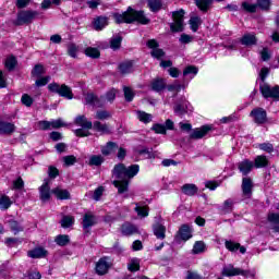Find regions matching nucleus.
<instances>
[{"mask_svg": "<svg viewBox=\"0 0 279 279\" xmlns=\"http://www.w3.org/2000/svg\"><path fill=\"white\" fill-rule=\"evenodd\" d=\"M138 173V165H132L129 168L123 163H118L112 170V175L117 180L113 181V186L119 193H125L130 184V180Z\"/></svg>", "mask_w": 279, "mask_h": 279, "instance_id": "nucleus-1", "label": "nucleus"}, {"mask_svg": "<svg viewBox=\"0 0 279 279\" xmlns=\"http://www.w3.org/2000/svg\"><path fill=\"white\" fill-rule=\"evenodd\" d=\"M113 19L116 23H140L141 25H148L149 19L145 16L144 11H136L132 9V7H129L128 10L122 13H116L113 14Z\"/></svg>", "mask_w": 279, "mask_h": 279, "instance_id": "nucleus-2", "label": "nucleus"}, {"mask_svg": "<svg viewBox=\"0 0 279 279\" xmlns=\"http://www.w3.org/2000/svg\"><path fill=\"white\" fill-rule=\"evenodd\" d=\"M117 99V89L112 88L105 94V96L97 97L93 93L85 95V104L94 108H104L106 104H112Z\"/></svg>", "mask_w": 279, "mask_h": 279, "instance_id": "nucleus-3", "label": "nucleus"}, {"mask_svg": "<svg viewBox=\"0 0 279 279\" xmlns=\"http://www.w3.org/2000/svg\"><path fill=\"white\" fill-rule=\"evenodd\" d=\"M75 125H78L83 129H77L74 131L76 136L84 137V136H90V132L88 130H93V122L88 121L86 116H78L74 120Z\"/></svg>", "mask_w": 279, "mask_h": 279, "instance_id": "nucleus-4", "label": "nucleus"}, {"mask_svg": "<svg viewBox=\"0 0 279 279\" xmlns=\"http://www.w3.org/2000/svg\"><path fill=\"white\" fill-rule=\"evenodd\" d=\"M48 90L59 95V97H64V99H73V90L66 84L50 83Z\"/></svg>", "mask_w": 279, "mask_h": 279, "instance_id": "nucleus-5", "label": "nucleus"}, {"mask_svg": "<svg viewBox=\"0 0 279 279\" xmlns=\"http://www.w3.org/2000/svg\"><path fill=\"white\" fill-rule=\"evenodd\" d=\"M222 276L227 278H231L232 276H243L244 278H254V274L250 272V270H243L241 268L234 267L232 264H229L222 268Z\"/></svg>", "mask_w": 279, "mask_h": 279, "instance_id": "nucleus-6", "label": "nucleus"}, {"mask_svg": "<svg viewBox=\"0 0 279 279\" xmlns=\"http://www.w3.org/2000/svg\"><path fill=\"white\" fill-rule=\"evenodd\" d=\"M173 22L170 23V31L173 33L184 32V10L172 13Z\"/></svg>", "mask_w": 279, "mask_h": 279, "instance_id": "nucleus-7", "label": "nucleus"}, {"mask_svg": "<svg viewBox=\"0 0 279 279\" xmlns=\"http://www.w3.org/2000/svg\"><path fill=\"white\" fill-rule=\"evenodd\" d=\"M259 90L265 99H279V86L271 87L267 83L259 85Z\"/></svg>", "mask_w": 279, "mask_h": 279, "instance_id": "nucleus-8", "label": "nucleus"}, {"mask_svg": "<svg viewBox=\"0 0 279 279\" xmlns=\"http://www.w3.org/2000/svg\"><path fill=\"white\" fill-rule=\"evenodd\" d=\"M38 17L37 11H21L17 14V25H29V23H33Z\"/></svg>", "mask_w": 279, "mask_h": 279, "instance_id": "nucleus-9", "label": "nucleus"}, {"mask_svg": "<svg viewBox=\"0 0 279 279\" xmlns=\"http://www.w3.org/2000/svg\"><path fill=\"white\" fill-rule=\"evenodd\" d=\"M251 117L257 125L267 123V111L263 108H255L251 111Z\"/></svg>", "mask_w": 279, "mask_h": 279, "instance_id": "nucleus-10", "label": "nucleus"}, {"mask_svg": "<svg viewBox=\"0 0 279 279\" xmlns=\"http://www.w3.org/2000/svg\"><path fill=\"white\" fill-rule=\"evenodd\" d=\"M97 223H99V218L95 216V214H93L92 211H87L83 216L82 226L84 230H88L93 228V226H97Z\"/></svg>", "mask_w": 279, "mask_h": 279, "instance_id": "nucleus-11", "label": "nucleus"}, {"mask_svg": "<svg viewBox=\"0 0 279 279\" xmlns=\"http://www.w3.org/2000/svg\"><path fill=\"white\" fill-rule=\"evenodd\" d=\"M147 47L151 50L153 58L160 60V58H165V50L158 48V41L156 39H149L147 41Z\"/></svg>", "mask_w": 279, "mask_h": 279, "instance_id": "nucleus-12", "label": "nucleus"}, {"mask_svg": "<svg viewBox=\"0 0 279 279\" xmlns=\"http://www.w3.org/2000/svg\"><path fill=\"white\" fill-rule=\"evenodd\" d=\"M153 232L159 241H165V239H167V227H165L162 222H156L153 225Z\"/></svg>", "mask_w": 279, "mask_h": 279, "instance_id": "nucleus-13", "label": "nucleus"}, {"mask_svg": "<svg viewBox=\"0 0 279 279\" xmlns=\"http://www.w3.org/2000/svg\"><path fill=\"white\" fill-rule=\"evenodd\" d=\"M50 182L51 181L49 179H46L44 181V184L39 187L41 202H49V199L51 198V187L49 186Z\"/></svg>", "mask_w": 279, "mask_h": 279, "instance_id": "nucleus-14", "label": "nucleus"}, {"mask_svg": "<svg viewBox=\"0 0 279 279\" xmlns=\"http://www.w3.org/2000/svg\"><path fill=\"white\" fill-rule=\"evenodd\" d=\"M253 189H254V183L252 182V179L243 178V180H242L243 197H245L246 199H250V197H252Z\"/></svg>", "mask_w": 279, "mask_h": 279, "instance_id": "nucleus-15", "label": "nucleus"}, {"mask_svg": "<svg viewBox=\"0 0 279 279\" xmlns=\"http://www.w3.org/2000/svg\"><path fill=\"white\" fill-rule=\"evenodd\" d=\"M108 269H110V262L108 260V257L100 258L96 264V272L98 276L108 274Z\"/></svg>", "mask_w": 279, "mask_h": 279, "instance_id": "nucleus-16", "label": "nucleus"}, {"mask_svg": "<svg viewBox=\"0 0 279 279\" xmlns=\"http://www.w3.org/2000/svg\"><path fill=\"white\" fill-rule=\"evenodd\" d=\"M121 75L134 73V61H123L118 66Z\"/></svg>", "mask_w": 279, "mask_h": 279, "instance_id": "nucleus-17", "label": "nucleus"}, {"mask_svg": "<svg viewBox=\"0 0 279 279\" xmlns=\"http://www.w3.org/2000/svg\"><path fill=\"white\" fill-rule=\"evenodd\" d=\"M239 171L242 172V174L247 175L252 169H254V161H251L250 159H244L243 161L239 162L238 165Z\"/></svg>", "mask_w": 279, "mask_h": 279, "instance_id": "nucleus-18", "label": "nucleus"}, {"mask_svg": "<svg viewBox=\"0 0 279 279\" xmlns=\"http://www.w3.org/2000/svg\"><path fill=\"white\" fill-rule=\"evenodd\" d=\"M210 132V126L209 125H203L202 128L195 129L192 134L190 135V138H204L205 135Z\"/></svg>", "mask_w": 279, "mask_h": 279, "instance_id": "nucleus-19", "label": "nucleus"}, {"mask_svg": "<svg viewBox=\"0 0 279 279\" xmlns=\"http://www.w3.org/2000/svg\"><path fill=\"white\" fill-rule=\"evenodd\" d=\"M225 246L229 252H236L240 250V254H245L247 252V248L245 246H241L240 243L232 242V241H226Z\"/></svg>", "mask_w": 279, "mask_h": 279, "instance_id": "nucleus-20", "label": "nucleus"}, {"mask_svg": "<svg viewBox=\"0 0 279 279\" xmlns=\"http://www.w3.org/2000/svg\"><path fill=\"white\" fill-rule=\"evenodd\" d=\"M48 252L45 250V247H35L27 252V256L29 258H45L47 256Z\"/></svg>", "mask_w": 279, "mask_h": 279, "instance_id": "nucleus-21", "label": "nucleus"}, {"mask_svg": "<svg viewBox=\"0 0 279 279\" xmlns=\"http://www.w3.org/2000/svg\"><path fill=\"white\" fill-rule=\"evenodd\" d=\"M119 149V145L114 142H108L105 146L100 147L102 156H110V154H114Z\"/></svg>", "mask_w": 279, "mask_h": 279, "instance_id": "nucleus-22", "label": "nucleus"}, {"mask_svg": "<svg viewBox=\"0 0 279 279\" xmlns=\"http://www.w3.org/2000/svg\"><path fill=\"white\" fill-rule=\"evenodd\" d=\"M192 232L193 230H191V227H189V225H182L179 229L180 239H182V241H189V239L193 238Z\"/></svg>", "mask_w": 279, "mask_h": 279, "instance_id": "nucleus-23", "label": "nucleus"}, {"mask_svg": "<svg viewBox=\"0 0 279 279\" xmlns=\"http://www.w3.org/2000/svg\"><path fill=\"white\" fill-rule=\"evenodd\" d=\"M93 25H94V29H96V32H101V29H104V27H106L108 25V17L98 16V17L94 19Z\"/></svg>", "mask_w": 279, "mask_h": 279, "instance_id": "nucleus-24", "label": "nucleus"}, {"mask_svg": "<svg viewBox=\"0 0 279 279\" xmlns=\"http://www.w3.org/2000/svg\"><path fill=\"white\" fill-rule=\"evenodd\" d=\"M16 126L10 122L0 121V135L12 134Z\"/></svg>", "mask_w": 279, "mask_h": 279, "instance_id": "nucleus-25", "label": "nucleus"}, {"mask_svg": "<svg viewBox=\"0 0 279 279\" xmlns=\"http://www.w3.org/2000/svg\"><path fill=\"white\" fill-rule=\"evenodd\" d=\"M241 43L246 47H252L253 45H256V43H258V39L256 38L255 34H245L241 38Z\"/></svg>", "mask_w": 279, "mask_h": 279, "instance_id": "nucleus-26", "label": "nucleus"}, {"mask_svg": "<svg viewBox=\"0 0 279 279\" xmlns=\"http://www.w3.org/2000/svg\"><path fill=\"white\" fill-rule=\"evenodd\" d=\"M197 191H199L197 189V185L193 183H187L182 186V193H184V195H189L190 197H193V195H195Z\"/></svg>", "mask_w": 279, "mask_h": 279, "instance_id": "nucleus-27", "label": "nucleus"}, {"mask_svg": "<svg viewBox=\"0 0 279 279\" xmlns=\"http://www.w3.org/2000/svg\"><path fill=\"white\" fill-rule=\"evenodd\" d=\"M242 10H244V12H248V14H256V12H258V4L244 1L242 2Z\"/></svg>", "mask_w": 279, "mask_h": 279, "instance_id": "nucleus-28", "label": "nucleus"}, {"mask_svg": "<svg viewBox=\"0 0 279 279\" xmlns=\"http://www.w3.org/2000/svg\"><path fill=\"white\" fill-rule=\"evenodd\" d=\"M105 160L106 159L101 155H92L89 157L88 165H89V167H101V165H104Z\"/></svg>", "mask_w": 279, "mask_h": 279, "instance_id": "nucleus-29", "label": "nucleus"}, {"mask_svg": "<svg viewBox=\"0 0 279 279\" xmlns=\"http://www.w3.org/2000/svg\"><path fill=\"white\" fill-rule=\"evenodd\" d=\"M92 128H94L96 132H100V134H110V126L99 121H95Z\"/></svg>", "mask_w": 279, "mask_h": 279, "instance_id": "nucleus-30", "label": "nucleus"}, {"mask_svg": "<svg viewBox=\"0 0 279 279\" xmlns=\"http://www.w3.org/2000/svg\"><path fill=\"white\" fill-rule=\"evenodd\" d=\"M167 83L162 78H156L151 82V89L156 93H160V90H165Z\"/></svg>", "mask_w": 279, "mask_h": 279, "instance_id": "nucleus-31", "label": "nucleus"}, {"mask_svg": "<svg viewBox=\"0 0 279 279\" xmlns=\"http://www.w3.org/2000/svg\"><path fill=\"white\" fill-rule=\"evenodd\" d=\"M52 193L56 195L57 199H70L71 193H69L66 190H62L60 187H56L52 190Z\"/></svg>", "mask_w": 279, "mask_h": 279, "instance_id": "nucleus-32", "label": "nucleus"}, {"mask_svg": "<svg viewBox=\"0 0 279 279\" xmlns=\"http://www.w3.org/2000/svg\"><path fill=\"white\" fill-rule=\"evenodd\" d=\"M121 232L122 234H124V236H130L132 234H136L137 229L134 227V225H130L126 222L122 226Z\"/></svg>", "mask_w": 279, "mask_h": 279, "instance_id": "nucleus-33", "label": "nucleus"}, {"mask_svg": "<svg viewBox=\"0 0 279 279\" xmlns=\"http://www.w3.org/2000/svg\"><path fill=\"white\" fill-rule=\"evenodd\" d=\"M187 108H189V102L187 101L180 102V104H177L174 106V112L179 117H184V114H186V109Z\"/></svg>", "mask_w": 279, "mask_h": 279, "instance_id": "nucleus-34", "label": "nucleus"}, {"mask_svg": "<svg viewBox=\"0 0 279 279\" xmlns=\"http://www.w3.org/2000/svg\"><path fill=\"white\" fill-rule=\"evenodd\" d=\"M269 165V159L266 156L259 155L255 157V167L256 169H263Z\"/></svg>", "mask_w": 279, "mask_h": 279, "instance_id": "nucleus-35", "label": "nucleus"}, {"mask_svg": "<svg viewBox=\"0 0 279 279\" xmlns=\"http://www.w3.org/2000/svg\"><path fill=\"white\" fill-rule=\"evenodd\" d=\"M195 3L202 12H208V9L213 5V0H195Z\"/></svg>", "mask_w": 279, "mask_h": 279, "instance_id": "nucleus-36", "label": "nucleus"}, {"mask_svg": "<svg viewBox=\"0 0 279 279\" xmlns=\"http://www.w3.org/2000/svg\"><path fill=\"white\" fill-rule=\"evenodd\" d=\"M135 213H137L138 217H149V207L135 203Z\"/></svg>", "mask_w": 279, "mask_h": 279, "instance_id": "nucleus-37", "label": "nucleus"}, {"mask_svg": "<svg viewBox=\"0 0 279 279\" xmlns=\"http://www.w3.org/2000/svg\"><path fill=\"white\" fill-rule=\"evenodd\" d=\"M257 9L263 12H269L271 10V0H257Z\"/></svg>", "mask_w": 279, "mask_h": 279, "instance_id": "nucleus-38", "label": "nucleus"}, {"mask_svg": "<svg viewBox=\"0 0 279 279\" xmlns=\"http://www.w3.org/2000/svg\"><path fill=\"white\" fill-rule=\"evenodd\" d=\"M137 119L142 123H151V120L154 119V116H151V113H147L145 111H137Z\"/></svg>", "mask_w": 279, "mask_h": 279, "instance_id": "nucleus-39", "label": "nucleus"}, {"mask_svg": "<svg viewBox=\"0 0 279 279\" xmlns=\"http://www.w3.org/2000/svg\"><path fill=\"white\" fill-rule=\"evenodd\" d=\"M206 252V244L204 241H196L193 246V254H204Z\"/></svg>", "mask_w": 279, "mask_h": 279, "instance_id": "nucleus-40", "label": "nucleus"}, {"mask_svg": "<svg viewBox=\"0 0 279 279\" xmlns=\"http://www.w3.org/2000/svg\"><path fill=\"white\" fill-rule=\"evenodd\" d=\"M112 117V113L108 110H98L96 111L95 119H98V121H107V119H110Z\"/></svg>", "mask_w": 279, "mask_h": 279, "instance_id": "nucleus-41", "label": "nucleus"}, {"mask_svg": "<svg viewBox=\"0 0 279 279\" xmlns=\"http://www.w3.org/2000/svg\"><path fill=\"white\" fill-rule=\"evenodd\" d=\"M199 25H202V17L194 16L190 19V27L192 32H197V29H199Z\"/></svg>", "mask_w": 279, "mask_h": 279, "instance_id": "nucleus-42", "label": "nucleus"}, {"mask_svg": "<svg viewBox=\"0 0 279 279\" xmlns=\"http://www.w3.org/2000/svg\"><path fill=\"white\" fill-rule=\"evenodd\" d=\"M70 241L71 240L69 239V235H66V234L58 235L54 239V242L57 243V245H60L61 247H64V245H69Z\"/></svg>", "mask_w": 279, "mask_h": 279, "instance_id": "nucleus-43", "label": "nucleus"}, {"mask_svg": "<svg viewBox=\"0 0 279 279\" xmlns=\"http://www.w3.org/2000/svg\"><path fill=\"white\" fill-rule=\"evenodd\" d=\"M129 271H138L141 269V262L138 258H133L128 264Z\"/></svg>", "mask_w": 279, "mask_h": 279, "instance_id": "nucleus-44", "label": "nucleus"}, {"mask_svg": "<svg viewBox=\"0 0 279 279\" xmlns=\"http://www.w3.org/2000/svg\"><path fill=\"white\" fill-rule=\"evenodd\" d=\"M232 208H234V201L232 198H228L222 204V213H232Z\"/></svg>", "mask_w": 279, "mask_h": 279, "instance_id": "nucleus-45", "label": "nucleus"}, {"mask_svg": "<svg viewBox=\"0 0 279 279\" xmlns=\"http://www.w3.org/2000/svg\"><path fill=\"white\" fill-rule=\"evenodd\" d=\"M148 8L151 12H158L162 8V2L160 0H148Z\"/></svg>", "mask_w": 279, "mask_h": 279, "instance_id": "nucleus-46", "label": "nucleus"}, {"mask_svg": "<svg viewBox=\"0 0 279 279\" xmlns=\"http://www.w3.org/2000/svg\"><path fill=\"white\" fill-rule=\"evenodd\" d=\"M12 206V201H10V197L2 196L0 198V209L1 210H8Z\"/></svg>", "mask_w": 279, "mask_h": 279, "instance_id": "nucleus-47", "label": "nucleus"}, {"mask_svg": "<svg viewBox=\"0 0 279 279\" xmlns=\"http://www.w3.org/2000/svg\"><path fill=\"white\" fill-rule=\"evenodd\" d=\"M123 93H124V99L125 101H132L134 99V90L132 87L124 86L123 87Z\"/></svg>", "mask_w": 279, "mask_h": 279, "instance_id": "nucleus-48", "label": "nucleus"}, {"mask_svg": "<svg viewBox=\"0 0 279 279\" xmlns=\"http://www.w3.org/2000/svg\"><path fill=\"white\" fill-rule=\"evenodd\" d=\"M9 226L14 234L23 232V227L16 222V220H10Z\"/></svg>", "mask_w": 279, "mask_h": 279, "instance_id": "nucleus-49", "label": "nucleus"}, {"mask_svg": "<svg viewBox=\"0 0 279 279\" xmlns=\"http://www.w3.org/2000/svg\"><path fill=\"white\" fill-rule=\"evenodd\" d=\"M75 221V218L71 216H64L61 220V226L62 228H71Z\"/></svg>", "mask_w": 279, "mask_h": 279, "instance_id": "nucleus-50", "label": "nucleus"}, {"mask_svg": "<svg viewBox=\"0 0 279 279\" xmlns=\"http://www.w3.org/2000/svg\"><path fill=\"white\" fill-rule=\"evenodd\" d=\"M21 101L23 106H26V108H32V105L34 104V98L32 96L24 94L22 95Z\"/></svg>", "mask_w": 279, "mask_h": 279, "instance_id": "nucleus-51", "label": "nucleus"}, {"mask_svg": "<svg viewBox=\"0 0 279 279\" xmlns=\"http://www.w3.org/2000/svg\"><path fill=\"white\" fill-rule=\"evenodd\" d=\"M44 73H45V66H43V64L35 65V68L32 71V75L34 77H40V75H44Z\"/></svg>", "mask_w": 279, "mask_h": 279, "instance_id": "nucleus-52", "label": "nucleus"}, {"mask_svg": "<svg viewBox=\"0 0 279 279\" xmlns=\"http://www.w3.org/2000/svg\"><path fill=\"white\" fill-rule=\"evenodd\" d=\"M122 40H123V38H121V36H116V37L111 38V40H110L111 49H119V47H121Z\"/></svg>", "mask_w": 279, "mask_h": 279, "instance_id": "nucleus-53", "label": "nucleus"}, {"mask_svg": "<svg viewBox=\"0 0 279 279\" xmlns=\"http://www.w3.org/2000/svg\"><path fill=\"white\" fill-rule=\"evenodd\" d=\"M63 162H64L65 167H71V166L75 165V162H77V158L73 155L64 156Z\"/></svg>", "mask_w": 279, "mask_h": 279, "instance_id": "nucleus-54", "label": "nucleus"}, {"mask_svg": "<svg viewBox=\"0 0 279 279\" xmlns=\"http://www.w3.org/2000/svg\"><path fill=\"white\" fill-rule=\"evenodd\" d=\"M258 147L262 151H267V154H271V151H274V144L271 143H263L259 144Z\"/></svg>", "mask_w": 279, "mask_h": 279, "instance_id": "nucleus-55", "label": "nucleus"}, {"mask_svg": "<svg viewBox=\"0 0 279 279\" xmlns=\"http://www.w3.org/2000/svg\"><path fill=\"white\" fill-rule=\"evenodd\" d=\"M85 54L89 58H99V50L97 48H86Z\"/></svg>", "mask_w": 279, "mask_h": 279, "instance_id": "nucleus-56", "label": "nucleus"}, {"mask_svg": "<svg viewBox=\"0 0 279 279\" xmlns=\"http://www.w3.org/2000/svg\"><path fill=\"white\" fill-rule=\"evenodd\" d=\"M5 66L9 71H12L16 66V58L9 57L5 61Z\"/></svg>", "mask_w": 279, "mask_h": 279, "instance_id": "nucleus-57", "label": "nucleus"}, {"mask_svg": "<svg viewBox=\"0 0 279 279\" xmlns=\"http://www.w3.org/2000/svg\"><path fill=\"white\" fill-rule=\"evenodd\" d=\"M68 54L71 58H77V46H75V44H71L68 47Z\"/></svg>", "mask_w": 279, "mask_h": 279, "instance_id": "nucleus-58", "label": "nucleus"}, {"mask_svg": "<svg viewBox=\"0 0 279 279\" xmlns=\"http://www.w3.org/2000/svg\"><path fill=\"white\" fill-rule=\"evenodd\" d=\"M50 123V128H52L53 130H58V128H64V122H62V119H58V120H53V121H49Z\"/></svg>", "mask_w": 279, "mask_h": 279, "instance_id": "nucleus-59", "label": "nucleus"}, {"mask_svg": "<svg viewBox=\"0 0 279 279\" xmlns=\"http://www.w3.org/2000/svg\"><path fill=\"white\" fill-rule=\"evenodd\" d=\"M153 130L156 132V134H167V128L162 124H155Z\"/></svg>", "mask_w": 279, "mask_h": 279, "instance_id": "nucleus-60", "label": "nucleus"}, {"mask_svg": "<svg viewBox=\"0 0 279 279\" xmlns=\"http://www.w3.org/2000/svg\"><path fill=\"white\" fill-rule=\"evenodd\" d=\"M179 40L182 43V45H189V43H193V36L182 34Z\"/></svg>", "mask_w": 279, "mask_h": 279, "instance_id": "nucleus-61", "label": "nucleus"}, {"mask_svg": "<svg viewBox=\"0 0 279 279\" xmlns=\"http://www.w3.org/2000/svg\"><path fill=\"white\" fill-rule=\"evenodd\" d=\"M185 279H204V277H202V275L197 274V271L189 270L186 272Z\"/></svg>", "mask_w": 279, "mask_h": 279, "instance_id": "nucleus-62", "label": "nucleus"}, {"mask_svg": "<svg viewBox=\"0 0 279 279\" xmlns=\"http://www.w3.org/2000/svg\"><path fill=\"white\" fill-rule=\"evenodd\" d=\"M197 68L193 66V65H189L187 68H185V70L183 71V75H195L197 73Z\"/></svg>", "mask_w": 279, "mask_h": 279, "instance_id": "nucleus-63", "label": "nucleus"}, {"mask_svg": "<svg viewBox=\"0 0 279 279\" xmlns=\"http://www.w3.org/2000/svg\"><path fill=\"white\" fill-rule=\"evenodd\" d=\"M27 278L28 279H41L43 276L38 271H36V270H29L27 272Z\"/></svg>", "mask_w": 279, "mask_h": 279, "instance_id": "nucleus-64", "label": "nucleus"}]
</instances>
